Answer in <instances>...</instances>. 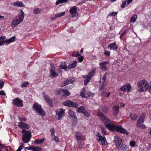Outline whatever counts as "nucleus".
Wrapping results in <instances>:
<instances>
[{"instance_id": "9b49d317", "label": "nucleus", "mask_w": 151, "mask_h": 151, "mask_svg": "<svg viewBox=\"0 0 151 151\" xmlns=\"http://www.w3.org/2000/svg\"><path fill=\"white\" fill-rule=\"evenodd\" d=\"M51 68L50 69V77L52 78L56 77L58 76V74L55 72V68L53 64H51Z\"/></svg>"}, {"instance_id": "58836bf2", "label": "nucleus", "mask_w": 151, "mask_h": 151, "mask_svg": "<svg viewBox=\"0 0 151 151\" xmlns=\"http://www.w3.org/2000/svg\"><path fill=\"white\" fill-rule=\"evenodd\" d=\"M137 15L135 14L132 16L130 18V21L132 22H134L136 21L137 18Z\"/></svg>"}, {"instance_id": "de8ad7c7", "label": "nucleus", "mask_w": 151, "mask_h": 151, "mask_svg": "<svg viewBox=\"0 0 151 151\" xmlns=\"http://www.w3.org/2000/svg\"><path fill=\"white\" fill-rule=\"evenodd\" d=\"M4 82L1 79L0 80V89H1L4 87Z\"/></svg>"}, {"instance_id": "774afa93", "label": "nucleus", "mask_w": 151, "mask_h": 151, "mask_svg": "<svg viewBox=\"0 0 151 151\" xmlns=\"http://www.w3.org/2000/svg\"><path fill=\"white\" fill-rule=\"evenodd\" d=\"M104 84L103 85V84H102V86L100 88V90L102 92H103L104 91Z\"/></svg>"}, {"instance_id": "473e14b6", "label": "nucleus", "mask_w": 151, "mask_h": 151, "mask_svg": "<svg viewBox=\"0 0 151 151\" xmlns=\"http://www.w3.org/2000/svg\"><path fill=\"white\" fill-rule=\"evenodd\" d=\"M142 123H137L136 126L138 128H141L142 129H145L146 128V126L145 124H142Z\"/></svg>"}, {"instance_id": "79ce46f5", "label": "nucleus", "mask_w": 151, "mask_h": 151, "mask_svg": "<svg viewBox=\"0 0 151 151\" xmlns=\"http://www.w3.org/2000/svg\"><path fill=\"white\" fill-rule=\"evenodd\" d=\"M72 56L74 57H78L81 56V54L79 53L78 51L73 52L72 54Z\"/></svg>"}, {"instance_id": "09e8293b", "label": "nucleus", "mask_w": 151, "mask_h": 151, "mask_svg": "<svg viewBox=\"0 0 151 151\" xmlns=\"http://www.w3.org/2000/svg\"><path fill=\"white\" fill-rule=\"evenodd\" d=\"M0 146H1V147L2 148H4V151H9L8 150V148L9 147V146H5L4 145H3L1 144L0 145Z\"/></svg>"}, {"instance_id": "f257e3e1", "label": "nucleus", "mask_w": 151, "mask_h": 151, "mask_svg": "<svg viewBox=\"0 0 151 151\" xmlns=\"http://www.w3.org/2000/svg\"><path fill=\"white\" fill-rule=\"evenodd\" d=\"M97 115L99 119L104 123L106 128L109 131L111 132L114 131L124 134H128L129 132L121 125L116 126L111 124V120L107 117L102 112L98 111L97 112Z\"/></svg>"}, {"instance_id": "4d7b16f0", "label": "nucleus", "mask_w": 151, "mask_h": 151, "mask_svg": "<svg viewBox=\"0 0 151 151\" xmlns=\"http://www.w3.org/2000/svg\"><path fill=\"white\" fill-rule=\"evenodd\" d=\"M23 147H24V145L23 144L21 145L19 147L18 149L16 150V151H21V150L22 149Z\"/></svg>"}, {"instance_id": "ddd939ff", "label": "nucleus", "mask_w": 151, "mask_h": 151, "mask_svg": "<svg viewBox=\"0 0 151 151\" xmlns=\"http://www.w3.org/2000/svg\"><path fill=\"white\" fill-rule=\"evenodd\" d=\"M75 136L77 139L81 141H84L86 140L85 136L83 135L82 133L80 132H76L75 134Z\"/></svg>"}, {"instance_id": "bb28decb", "label": "nucleus", "mask_w": 151, "mask_h": 151, "mask_svg": "<svg viewBox=\"0 0 151 151\" xmlns=\"http://www.w3.org/2000/svg\"><path fill=\"white\" fill-rule=\"evenodd\" d=\"M86 90L85 87H83L80 93V96L82 98L88 99L86 95Z\"/></svg>"}, {"instance_id": "49530a36", "label": "nucleus", "mask_w": 151, "mask_h": 151, "mask_svg": "<svg viewBox=\"0 0 151 151\" xmlns=\"http://www.w3.org/2000/svg\"><path fill=\"white\" fill-rule=\"evenodd\" d=\"M65 14L64 12H61L59 14H55V19L57 17H59L61 16H62L64 15Z\"/></svg>"}, {"instance_id": "423d86ee", "label": "nucleus", "mask_w": 151, "mask_h": 151, "mask_svg": "<svg viewBox=\"0 0 151 151\" xmlns=\"http://www.w3.org/2000/svg\"><path fill=\"white\" fill-rule=\"evenodd\" d=\"M56 118L58 120H61L65 115V110L63 108L57 109L55 111Z\"/></svg>"}, {"instance_id": "2eb2a0df", "label": "nucleus", "mask_w": 151, "mask_h": 151, "mask_svg": "<svg viewBox=\"0 0 151 151\" xmlns=\"http://www.w3.org/2000/svg\"><path fill=\"white\" fill-rule=\"evenodd\" d=\"M24 149L27 150L32 151H42V149L39 147L34 146H30L29 147H24Z\"/></svg>"}, {"instance_id": "f03ea898", "label": "nucleus", "mask_w": 151, "mask_h": 151, "mask_svg": "<svg viewBox=\"0 0 151 151\" xmlns=\"http://www.w3.org/2000/svg\"><path fill=\"white\" fill-rule=\"evenodd\" d=\"M24 17V13L23 10H21L20 13L17 16H15L12 20L11 27H15L21 23Z\"/></svg>"}, {"instance_id": "20e7f679", "label": "nucleus", "mask_w": 151, "mask_h": 151, "mask_svg": "<svg viewBox=\"0 0 151 151\" xmlns=\"http://www.w3.org/2000/svg\"><path fill=\"white\" fill-rule=\"evenodd\" d=\"M33 110L41 116H45L46 115L45 111L42 107L41 105L39 104L36 102H35L32 106Z\"/></svg>"}, {"instance_id": "338daca9", "label": "nucleus", "mask_w": 151, "mask_h": 151, "mask_svg": "<svg viewBox=\"0 0 151 151\" xmlns=\"http://www.w3.org/2000/svg\"><path fill=\"white\" fill-rule=\"evenodd\" d=\"M99 144L101 145H106L108 144V142H99Z\"/></svg>"}, {"instance_id": "aec40b11", "label": "nucleus", "mask_w": 151, "mask_h": 151, "mask_svg": "<svg viewBox=\"0 0 151 151\" xmlns=\"http://www.w3.org/2000/svg\"><path fill=\"white\" fill-rule=\"evenodd\" d=\"M70 94V92L67 89H63V91L60 93V97L62 98H65Z\"/></svg>"}, {"instance_id": "c756f323", "label": "nucleus", "mask_w": 151, "mask_h": 151, "mask_svg": "<svg viewBox=\"0 0 151 151\" xmlns=\"http://www.w3.org/2000/svg\"><path fill=\"white\" fill-rule=\"evenodd\" d=\"M86 109H85L84 107L83 106H81L79 107H78L76 111L77 112L79 113H83V111H84Z\"/></svg>"}, {"instance_id": "9d476101", "label": "nucleus", "mask_w": 151, "mask_h": 151, "mask_svg": "<svg viewBox=\"0 0 151 151\" xmlns=\"http://www.w3.org/2000/svg\"><path fill=\"white\" fill-rule=\"evenodd\" d=\"M131 86L129 83H127L122 86L120 88V90L123 91L124 92L127 91L128 92H129L131 90Z\"/></svg>"}, {"instance_id": "a211bd4d", "label": "nucleus", "mask_w": 151, "mask_h": 151, "mask_svg": "<svg viewBox=\"0 0 151 151\" xmlns=\"http://www.w3.org/2000/svg\"><path fill=\"white\" fill-rule=\"evenodd\" d=\"M109 63L108 61H105L103 62L99 63V64L100 65L101 69L104 71L107 70L108 68L107 67V64Z\"/></svg>"}, {"instance_id": "6e6d98bb", "label": "nucleus", "mask_w": 151, "mask_h": 151, "mask_svg": "<svg viewBox=\"0 0 151 151\" xmlns=\"http://www.w3.org/2000/svg\"><path fill=\"white\" fill-rule=\"evenodd\" d=\"M82 142H77V145H78V147L80 149H81L82 148V145H84V144H83H83H81H81H82V143H81H81Z\"/></svg>"}, {"instance_id": "f704fd0d", "label": "nucleus", "mask_w": 151, "mask_h": 151, "mask_svg": "<svg viewBox=\"0 0 151 151\" xmlns=\"http://www.w3.org/2000/svg\"><path fill=\"white\" fill-rule=\"evenodd\" d=\"M62 91H63V88H56L54 91V92L56 95H58L60 94V95Z\"/></svg>"}, {"instance_id": "5fc2aeb1", "label": "nucleus", "mask_w": 151, "mask_h": 151, "mask_svg": "<svg viewBox=\"0 0 151 151\" xmlns=\"http://www.w3.org/2000/svg\"><path fill=\"white\" fill-rule=\"evenodd\" d=\"M80 56V57H78V62H82L83 60L84 57L83 56H81V55Z\"/></svg>"}, {"instance_id": "cd10ccee", "label": "nucleus", "mask_w": 151, "mask_h": 151, "mask_svg": "<svg viewBox=\"0 0 151 151\" xmlns=\"http://www.w3.org/2000/svg\"><path fill=\"white\" fill-rule=\"evenodd\" d=\"M77 65V61L76 60L73 61V63L71 64H70L68 66V69L75 68Z\"/></svg>"}, {"instance_id": "0eeeda50", "label": "nucleus", "mask_w": 151, "mask_h": 151, "mask_svg": "<svg viewBox=\"0 0 151 151\" xmlns=\"http://www.w3.org/2000/svg\"><path fill=\"white\" fill-rule=\"evenodd\" d=\"M62 105L69 107H73L75 108H77L78 106V104L77 103L73 102L70 100H67L63 102Z\"/></svg>"}, {"instance_id": "c03bdc74", "label": "nucleus", "mask_w": 151, "mask_h": 151, "mask_svg": "<svg viewBox=\"0 0 151 151\" xmlns=\"http://www.w3.org/2000/svg\"><path fill=\"white\" fill-rule=\"evenodd\" d=\"M113 142H122V139L118 136H115Z\"/></svg>"}, {"instance_id": "dca6fc26", "label": "nucleus", "mask_w": 151, "mask_h": 151, "mask_svg": "<svg viewBox=\"0 0 151 151\" xmlns=\"http://www.w3.org/2000/svg\"><path fill=\"white\" fill-rule=\"evenodd\" d=\"M77 7L76 6H73L70 9L69 12L70 14H71L72 15V17H76L77 14H78L77 13Z\"/></svg>"}, {"instance_id": "8fccbe9b", "label": "nucleus", "mask_w": 151, "mask_h": 151, "mask_svg": "<svg viewBox=\"0 0 151 151\" xmlns=\"http://www.w3.org/2000/svg\"><path fill=\"white\" fill-rule=\"evenodd\" d=\"M87 94L88 96V97L90 96L93 97L94 95V93L89 91L87 92Z\"/></svg>"}, {"instance_id": "6ab92c4d", "label": "nucleus", "mask_w": 151, "mask_h": 151, "mask_svg": "<svg viewBox=\"0 0 151 151\" xmlns=\"http://www.w3.org/2000/svg\"><path fill=\"white\" fill-rule=\"evenodd\" d=\"M68 114L70 118H72L74 121L76 122L77 121V119L75 113L72 110L69 109L68 110Z\"/></svg>"}, {"instance_id": "2f4dec72", "label": "nucleus", "mask_w": 151, "mask_h": 151, "mask_svg": "<svg viewBox=\"0 0 151 151\" xmlns=\"http://www.w3.org/2000/svg\"><path fill=\"white\" fill-rule=\"evenodd\" d=\"M129 117L131 120L134 121L136 120L138 117V115L136 114H130Z\"/></svg>"}, {"instance_id": "bf43d9fd", "label": "nucleus", "mask_w": 151, "mask_h": 151, "mask_svg": "<svg viewBox=\"0 0 151 151\" xmlns=\"http://www.w3.org/2000/svg\"><path fill=\"white\" fill-rule=\"evenodd\" d=\"M0 95L6 96V94L4 91L2 90L0 91Z\"/></svg>"}, {"instance_id": "680f3d73", "label": "nucleus", "mask_w": 151, "mask_h": 151, "mask_svg": "<svg viewBox=\"0 0 151 151\" xmlns=\"http://www.w3.org/2000/svg\"><path fill=\"white\" fill-rule=\"evenodd\" d=\"M130 145L132 147H134L135 145V142H130Z\"/></svg>"}, {"instance_id": "4c0bfd02", "label": "nucleus", "mask_w": 151, "mask_h": 151, "mask_svg": "<svg viewBox=\"0 0 151 151\" xmlns=\"http://www.w3.org/2000/svg\"><path fill=\"white\" fill-rule=\"evenodd\" d=\"M91 78L90 76H87V77L84 80V85L85 86H86L88 83L91 80Z\"/></svg>"}, {"instance_id": "052dcab7", "label": "nucleus", "mask_w": 151, "mask_h": 151, "mask_svg": "<svg viewBox=\"0 0 151 151\" xmlns=\"http://www.w3.org/2000/svg\"><path fill=\"white\" fill-rule=\"evenodd\" d=\"M133 0H127V1L126 4L127 6H128L129 4L132 2Z\"/></svg>"}, {"instance_id": "5701e85b", "label": "nucleus", "mask_w": 151, "mask_h": 151, "mask_svg": "<svg viewBox=\"0 0 151 151\" xmlns=\"http://www.w3.org/2000/svg\"><path fill=\"white\" fill-rule=\"evenodd\" d=\"M113 114L116 116L119 113V107L117 105H115L113 107Z\"/></svg>"}, {"instance_id": "c9c22d12", "label": "nucleus", "mask_w": 151, "mask_h": 151, "mask_svg": "<svg viewBox=\"0 0 151 151\" xmlns=\"http://www.w3.org/2000/svg\"><path fill=\"white\" fill-rule=\"evenodd\" d=\"M108 110L109 108L108 107L104 106L102 107L101 111L107 114L108 111Z\"/></svg>"}, {"instance_id": "7c9ffc66", "label": "nucleus", "mask_w": 151, "mask_h": 151, "mask_svg": "<svg viewBox=\"0 0 151 151\" xmlns=\"http://www.w3.org/2000/svg\"><path fill=\"white\" fill-rule=\"evenodd\" d=\"M95 71L96 68H93L91 70L90 72L88 73L87 76L91 78L95 73Z\"/></svg>"}, {"instance_id": "b1692460", "label": "nucleus", "mask_w": 151, "mask_h": 151, "mask_svg": "<svg viewBox=\"0 0 151 151\" xmlns=\"http://www.w3.org/2000/svg\"><path fill=\"white\" fill-rule=\"evenodd\" d=\"M12 5L18 7H24V5L23 3L20 1L15 2L13 3Z\"/></svg>"}, {"instance_id": "e2e57ef3", "label": "nucleus", "mask_w": 151, "mask_h": 151, "mask_svg": "<svg viewBox=\"0 0 151 151\" xmlns=\"http://www.w3.org/2000/svg\"><path fill=\"white\" fill-rule=\"evenodd\" d=\"M62 3H63L62 2L61 0H58L56 1L55 4L56 5H58Z\"/></svg>"}, {"instance_id": "13d9d810", "label": "nucleus", "mask_w": 151, "mask_h": 151, "mask_svg": "<svg viewBox=\"0 0 151 151\" xmlns=\"http://www.w3.org/2000/svg\"><path fill=\"white\" fill-rule=\"evenodd\" d=\"M19 121L20 122L26 121L27 120V119L25 117H24V118L19 117Z\"/></svg>"}, {"instance_id": "a878e982", "label": "nucleus", "mask_w": 151, "mask_h": 151, "mask_svg": "<svg viewBox=\"0 0 151 151\" xmlns=\"http://www.w3.org/2000/svg\"><path fill=\"white\" fill-rule=\"evenodd\" d=\"M15 37L13 36L8 40L6 39L3 42H4V43H7V45H8L9 44L14 42L15 40Z\"/></svg>"}, {"instance_id": "4468645a", "label": "nucleus", "mask_w": 151, "mask_h": 151, "mask_svg": "<svg viewBox=\"0 0 151 151\" xmlns=\"http://www.w3.org/2000/svg\"><path fill=\"white\" fill-rule=\"evenodd\" d=\"M42 95H43L45 101L51 107H53V104L52 102V100L50 98L48 95H46V93L45 92L42 93Z\"/></svg>"}, {"instance_id": "f3484780", "label": "nucleus", "mask_w": 151, "mask_h": 151, "mask_svg": "<svg viewBox=\"0 0 151 151\" xmlns=\"http://www.w3.org/2000/svg\"><path fill=\"white\" fill-rule=\"evenodd\" d=\"M18 125L20 128L26 130V129H29L30 128V126L25 123L21 122L18 123Z\"/></svg>"}, {"instance_id": "412c9836", "label": "nucleus", "mask_w": 151, "mask_h": 151, "mask_svg": "<svg viewBox=\"0 0 151 151\" xmlns=\"http://www.w3.org/2000/svg\"><path fill=\"white\" fill-rule=\"evenodd\" d=\"M146 114L144 113L141 114L139 117V118L137 120V123H143L145 121V118L146 117Z\"/></svg>"}, {"instance_id": "4be33fe9", "label": "nucleus", "mask_w": 151, "mask_h": 151, "mask_svg": "<svg viewBox=\"0 0 151 151\" xmlns=\"http://www.w3.org/2000/svg\"><path fill=\"white\" fill-rule=\"evenodd\" d=\"M108 47L110 48L111 50H116L118 48V46L116 45V43L115 42L109 44Z\"/></svg>"}, {"instance_id": "3c124183", "label": "nucleus", "mask_w": 151, "mask_h": 151, "mask_svg": "<svg viewBox=\"0 0 151 151\" xmlns=\"http://www.w3.org/2000/svg\"><path fill=\"white\" fill-rule=\"evenodd\" d=\"M50 131L52 136H54L55 134V130L53 127H51L50 129Z\"/></svg>"}, {"instance_id": "72a5a7b5", "label": "nucleus", "mask_w": 151, "mask_h": 151, "mask_svg": "<svg viewBox=\"0 0 151 151\" xmlns=\"http://www.w3.org/2000/svg\"><path fill=\"white\" fill-rule=\"evenodd\" d=\"M83 114L85 116L87 117H89L91 115L90 112L86 109L84 110Z\"/></svg>"}, {"instance_id": "1a4fd4ad", "label": "nucleus", "mask_w": 151, "mask_h": 151, "mask_svg": "<svg viewBox=\"0 0 151 151\" xmlns=\"http://www.w3.org/2000/svg\"><path fill=\"white\" fill-rule=\"evenodd\" d=\"M23 101L19 98H16L13 100L12 104L17 107H22L23 106Z\"/></svg>"}, {"instance_id": "864d4df0", "label": "nucleus", "mask_w": 151, "mask_h": 151, "mask_svg": "<svg viewBox=\"0 0 151 151\" xmlns=\"http://www.w3.org/2000/svg\"><path fill=\"white\" fill-rule=\"evenodd\" d=\"M110 52L109 51L105 50L104 53V54L107 57H108L110 56Z\"/></svg>"}, {"instance_id": "37998d69", "label": "nucleus", "mask_w": 151, "mask_h": 151, "mask_svg": "<svg viewBox=\"0 0 151 151\" xmlns=\"http://www.w3.org/2000/svg\"><path fill=\"white\" fill-rule=\"evenodd\" d=\"M41 9L39 8H36L33 10V12L34 14H37L40 12Z\"/></svg>"}, {"instance_id": "69168bd1", "label": "nucleus", "mask_w": 151, "mask_h": 151, "mask_svg": "<svg viewBox=\"0 0 151 151\" xmlns=\"http://www.w3.org/2000/svg\"><path fill=\"white\" fill-rule=\"evenodd\" d=\"M54 137V140L55 142H59V139L58 137H56L55 136H53Z\"/></svg>"}, {"instance_id": "a19ab883", "label": "nucleus", "mask_w": 151, "mask_h": 151, "mask_svg": "<svg viewBox=\"0 0 151 151\" xmlns=\"http://www.w3.org/2000/svg\"><path fill=\"white\" fill-rule=\"evenodd\" d=\"M29 83L28 81L24 82L21 84V87L22 88L27 87Z\"/></svg>"}, {"instance_id": "393cba45", "label": "nucleus", "mask_w": 151, "mask_h": 151, "mask_svg": "<svg viewBox=\"0 0 151 151\" xmlns=\"http://www.w3.org/2000/svg\"><path fill=\"white\" fill-rule=\"evenodd\" d=\"M107 74V73H106L104 75V76L102 77L101 78L100 81H99V82L100 83H101L103 84V85L104 84L106 80Z\"/></svg>"}, {"instance_id": "f8f14e48", "label": "nucleus", "mask_w": 151, "mask_h": 151, "mask_svg": "<svg viewBox=\"0 0 151 151\" xmlns=\"http://www.w3.org/2000/svg\"><path fill=\"white\" fill-rule=\"evenodd\" d=\"M75 80L73 78L71 77H69L67 78H66L62 83L61 84V85L62 87H63L66 86L67 85L69 84H72L74 83Z\"/></svg>"}, {"instance_id": "6e6552de", "label": "nucleus", "mask_w": 151, "mask_h": 151, "mask_svg": "<svg viewBox=\"0 0 151 151\" xmlns=\"http://www.w3.org/2000/svg\"><path fill=\"white\" fill-rule=\"evenodd\" d=\"M115 145L118 150L125 151L127 149V147L123 142H115Z\"/></svg>"}, {"instance_id": "e433bc0d", "label": "nucleus", "mask_w": 151, "mask_h": 151, "mask_svg": "<svg viewBox=\"0 0 151 151\" xmlns=\"http://www.w3.org/2000/svg\"><path fill=\"white\" fill-rule=\"evenodd\" d=\"M97 139L98 142L100 141H101V142H107L105 137L104 136L103 137L102 136L99 137V138H97Z\"/></svg>"}, {"instance_id": "603ef678", "label": "nucleus", "mask_w": 151, "mask_h": 151, "mask_svg": "<svg viewBox=\"0 0 151 151\" xmlns=\"http://www.w3.org/2000/svg\"><path fill=\"white\" fill-rule=\"evenodd\" d=\"M45 140V139L42 138L41 139H38L35 140L34 142H44Z\"/></svg>"}, {"instance_id": "7ed1b4c3", "label": "nucleus", "mask_w": 151, "mask_h": 151, "mask_svg": "<svg viewBox=\"0 0 151 151\" xmlns=\"http://www.w3.org/2000/svg\"><path fill=\"white\" fill-rule=\"evenodd\" d=\"M137 85L138 90L140 92L147 91L148 89L149 90L150 88L148 83L145 79L139 81L137 83Z\"/></svg>"}, {"instance_id": "0e129e2a", "label": "nucleus", "mask_w": 151, "mask_h": 151, "mask_svg": "<svg viewBox=\"0 0 151 151\" xmlns=\"http://www.w3.org/2000/svg\"><path fill=\"white\" fill-rule=\"evenodd\" d=\"M118 13L117 12H113L111 13L110 14L112 16H116Z\"/></svg>"}, {"instance_id": "c85d7f7f", "label": "nucleus", "mask_w": 151, "mask_h": 151, "mask_svg": "<svg viewBox=\"0 0 151 151\" xmlns=\"http://www.w3.org/2000/svg\"><path fill=\"white\" fill-rule=\"evenodd\" d=\"M59 67L60 69H63L65 70H66L68 68V67L67 66L66 63L64 62L61 63L60 65L59 66Z\"/></svg>"}, {"instance_id": "ea45409f", "label": "nucleus", "mask_w": 151, "mask_h": 151, "mask_svg": "<svg viewBox=\"0 0 151 151\" xmlns=\"http://www.w3.org/2000/svg\"><path fill=\"white\" fill-rule=\"evenodd\" d=\"M100 127H101V133L102 134L104 135L106 134V130L105 128L102 125L100 126Z\"/></svg>"}, {"instance_id": "a18cd8bd", "label": "nucleus", "mask_w": 151, "mask_h": 151, "mask_svg": "<svg viewBox=\"0 0 151 151\" xmlns=\"http://www.w3.org/2000/svg\"><path fill=\"white\" fill-rule=\"evenodd\" d=\"M127 0H124L122 2V3L121 5V7L123 9L125 8L126 5V3Z\"/></svg>"}, {"instance_id": "39448f33", "label": "nucleus", "mask_w": 151, "mask_h": 151, "mask_svg": "<svg viewBox=\"0 0 151 151\" xmlns=\"http://www.w3.org/2000/svg\"><path fill=\"white\" fill-rule=\"evenodd\" d=\"M22 140L23 142H29L32 137L31 133L29 130L24 129L22 131Z\"/></svg>"}]
</instances>
